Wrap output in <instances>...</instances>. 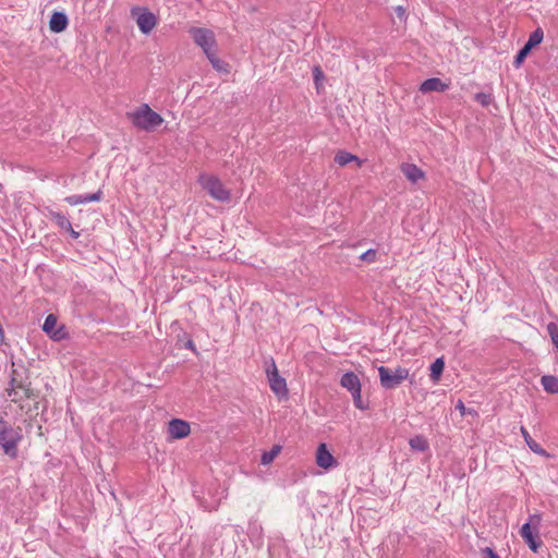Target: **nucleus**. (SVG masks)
Segmentation results:
<instances>
[{
  "label": "nucleus",
  "instance_id": "f257e3e1",
  "mask_svg": "<svg viewBox=\"0 0 558 558\" xmlns=\"http://www.w3.org/2000/svg\"><path fill=\"white\" fill-rule=\"evenodd\" d=\"M128 119L138 130L151 132L163 123V118L154 111L149 105L142 104L126 113Z\"/></svg>",
  "mask_w": 558,
  "mask_h": 558
},
{
  "label": "nucleus",
  "instance_id": "f03ea898",
  "mask_svg": "<svg viewBox=\"0 0 558 558\" xmlns=\"http://www.w3.org/2000/svg\"><path fill=\"white\" fill-rule=\"evenodd\" d=\"M197 182L213 199L220 203H229L231 201V191L217 175L201 173Z\"/></svg>",
  "mask_w": 558,
  "mask_h": 558
},
{
  "label": "nucleus",
  "instance_id": "7ed1b4c3",
  "mask_svg": "<svg viewBox=\"0 0 558 558\" xmlns=\"http://www.w3.org/2000/svg\"><path fill=\"white\" fill-rule=\"evenodd\" d=\"M23 438L21 427H13L2 416H0V447L3 452L15 458L17 456V445Z\"/></svg>",
  "mask_w": 558,
  "mask_h": 558
},
{
  "label": "nucleus",
  "instance_id": "20e7f679",
  "mask_svg": "<svg viewBox=\"0 0 558 558\" xmlns=\"http://www.w3.org/2000/svg\"><path fill=\"white\" fill-rule=\"evenodd\" d=\"M378 374L381 387L385 389H393L408 379L410 372L408 368L402 366H398L395 369H390L386 366H379Z\"/></svg>",
  "mask_w": 558,
  "mask_h": 558
},
{
  "label": "nucleus",
  "instance_id": "39448f33",
  "mask_svg": "<svg viewBox=\"0 0 558 558\" xmlns=\"http://www.w3.org/2000/svg\"><path fill=\"white\" fill-rule=\"evenodd\" d=\"M131 16L142 34H150L158 25V17L145 7L135 5L131 9Z\"/></svg>",
  "mask_w": 558,
  "mask_h": 558
},
{
  "label": "nucleus",
  "instance_id": "423d86ee",
  "mask_svg": "<svg viewBox=\"0 0 558 558\" xmlns=\"http://www.w3.org/2000/svg\"><path fill=\"white\" fill-rule=\"evenodd\" d=\"M189 34L193 38L194 43L202 48L205 54L217 50V40L214 32L205 27H192Z\"/></svg>",
  "mask_w": 558,
  "mask_h": 558
},
{
  "label": "nucleus",
  "instance_id": "0eeeda50",
  "mask_svg": "<svg viewBox=\"0 0 558 558\" xmlns=\"http://www.w3.org/2000/svg\"><path fill=\"white\" fill-rule=\"evenodd\" d=\"M43 330L53 340L60 341L66 339L69 333L65 326L58 323V318L53 314H49L43 325Z\"/></svg>",
  "mask_w": 558,
  "mask_h": 558
},
{
  "label": "nucleus",
  "instance_id": "6e6552de",
  "mask_svg": "<svg viewBox=\"0 0 558 558\" xmlns=\"http://www.w3.org/2000/svg\"><path fill=\"white\" fill-rule=\"evenodd\" d=\"M267 377L272 392L277 395L279 398H287L288 387L286 379L279 375L278 368L275 363H272L271 367L267 369Z\"/></svg>",
  "mask_w": 558,
  "mask_h": 558
},
{
  "label": "nucleus",
  "instance_id": "1a4fd4ad",
  "mask_svg": "<svg viewBox=\"0 0 558 558\" xmlns=\"http://www.w3.org/2000/svg\"><path fill=\"white\" fill-rule=\"evenodd\" d=\"M168 439L179 440L186 438L191 434V425L189 422L181 418H172L168 423Z\"/></svg>",
  "mask_w": 558,
  "mask_h": 558
},
{
  "label": "nucleus",
  "instance_id": "9d476101",
  "mask_svg": "<svg viewBox=\"0 0 558 558\" xmlns=\"http://www.w3.org/2000/svg\"><path fill=\"white\" fill-rule=\"evenodd\" d=\"M316 464L324 470H329L337 465V460L324 442L319 444L317 447Z\"/></svg>",
  "mask_w": 558,
  "mask_h": 558
},
{
  "label": "nucleus",
  "instance_id": "9b49d317",
  "mask_svg": "<svg viewBox=\"0 0 558 558\" xmlns=\"http://www.w3.org/2000/svg\"><path fill=\"white\" fill-rule=\"evenodd\" d=\"M400 170L413 184L426 179L425 172L414 163L403 162L400 166Z\"/></svg>",
  "mask_w": 558,
  "mask_h": 558
},
{
  "label": "nucleus",
  "instance_id": "f8f14e48",
  "mask_svg": "<svg viewBox=\"0 0 558 558\" xmlns=\"http://www.w3.org/2000/svg\"><path fill=\"white\" fill-rule=\"evenodd\" d=\"M69 25V19L63 12H53L49 20V29L52 33H62Z\"/></svg>",
  "mask_w": 558,
  "mask_h": 558
},
{
  "label": "nucleus",
  "instance_id": "ddd939ff",
  "mask_svg": "<svg viewBox=\"0 0 558 558\" xmlns=\"http://www.w3.org/2000/svg\"><path fill=\"white\" fill-rule=\"evenodd\" d=\"M49 217L60 229L70 232L72 238L77 239L80 236V233L72 228L71 222L64 215L57 211H50Z\"/></svg>",
  "mask_w": 558,
  "mask_h": 558
},
{
  "label": "nucleus",
  "instance_id": "4468645a",
  "mask_svg": "<svg viewBox=\"0 0 558 558\" xmlns=\"http://www.w3.org/2000/svg\"><path fill=\"white\" fill-rule=\"evenodd\" d=\"M449 84L442 82L440 78L433 77L425 80L421 86L420 90L424 94L430 93V92H445L448 89Z\"/></svg>",
  "mask_w": 558,
  "mask_h": 558
},
{
  "label": "nucleus",
  "instance_id": "2eb2a0df",
  "mask_svg": "<svg viewBox=\"0 0 558 558\" xmlns=\"http://www.w3.org/2000/svg\"><path fill=\"white\" fill-rule=\"evenodd\" d=\"M520 534H521L522 538L525 541V543L529 545L531 550L536 553L538 550L539 546L542 545V542L536 541V537L534 536V534L532 532L531 524L530 523L523 524L521 527Z\"/></svg>",
  "mask_w": 558,
  "mask_h": 558
},
{
  "label": "nucleus",
  "instance_id": "dca6fc26",
  "mask_svg": "<svg viewBox=\"0 0 558 558\" xmlns=\"http://www.w3.org/2000/svg\"><path fill=\"white\" fill-rule=\"evenodd\" d=\"M343 388L348 389L351 393L362 389L360 378L352 372L345 373L340 380Z\"/></svg>",
  "mask_w": 558,
  "mask_h": 558
},
{
  "label": "nucleus",
  "instance_id": "f3484780",
  "mask_svg": "<svg viewBox=\"0 0 558 558\" xmlns=\"http://www.w3.org/2000/svg\"><path fill=\"white\" fill-rule=\"evenodd\" d=\"M520 432L527 445V447L536 454H539L542 457H549L548 452L539 445L537 444L529 434L526 428L524 426H521Z\"/></svg>",
  "mask_w": 558,
  "mask_h": 558
},
{
  "label": "nucleus",
  "instance_id": "a211bd4d",
  "mask_svg": "<svg viewBox=\"0 0 558 558\" xmlns=\"http://www.w3.org/2000/svg\"><path fill=\"white\" fill-rule=\"evenodd\" d=\"M352 161H355L357 163V167H361L363 163V161L359 159L357 156L345 150H340L335 156V162L338 163L340 167H344Z\"/></svg>",
  "mask_w": 558,
  "mask_h": 558
},
{
  "label": "nucleus",
  "instance_id": "6ab92c4d",
  "mask_svg": "<svg viewBox=\"0 0 558 558\" xmlns=\"http://www.w3.org/2000/svg\"><path fill=\"white\" fill-rule=\"evenodd\" d=\"M544 390L548 393H558V377L553 375H544L541 378Z\"/></svg>",
  "mask_w": 558,
  "mask_h": 558
},
{
  "label": "nucleus",
  "instance_id": "aec40b11",
  "mask_svg": "<svg viewBox=\"0 0 558 558\" xmlns=\"http://www.w3.org/2000/svg\"><path fill=\"white\" fill-rule=\"evenodd\" d=\"M206 57L215 70H217L219 72H225V73L229 72L228 64L222 62L218 58L217 50L211 51L210 53L206 54Z\"/></svg>",
  "mask_w": 558,
  "mask_h": 558
},
{
  "label": "nucleus",
  "instance_id": "412c9836",
  "mask_svg": "<svg viewBox=\"0 0 558 558\" xmlns=\"http://www.w3.org/2000/svg\"><path fill=\"white\" fill-rule=\"evenodd\" d=\"M445 368V361L442 357L437 359L432 365H430V379L435 383H437L440 379V376Z\"/></svg>",
  "mask_w": 558,
  "mask_h": 558
},
{
  "label": "nucleus",
  "instance_id": "4be33fe9",
  "mask_svg": "<svg viewBox=\"0 0 558 558\" xmlns=\"http://www.w3.org/2000/svg\"><path fill=\"white\" fill-rule=\"evenodd\" d=\"M409 445L413 450L417 451H426L429 448L427 439L422 435L412 437L409 440Z\"/></svg>",
  "mask_w": 558,
  "mask_h": 558
},
{
  "label": "nucleus",
  "instance_id": "5701e85b",
  "mask_svg": "<svg viewBox=\"0 0 558 558\" xmlns=\"http://www.w3.org/2000/svg\"><path fill=\"white\" fill-rule=\"evenodd\" d=\"M544 38V32L541 27L536 28L529 37L526 46L530 50H532L534 47L539 45L543 41Z\"/></svg>",
  "mask_w": 558,
  "mask_h": 558
},
{
  "label": "nucleus",
  "instance_id": "b1692460",
  "mask_svg": "<svg viewBox=\"0 0 558 558\" xmlns=\"http://www.w3.org/2000/svg\"><path fill=\"white\" fill-rule=\"evenodd\" d=\"M281 446L275 445L269 451H266L262 454L260 462L264 465L270 464L280 453Z\"/></svg>",
  "mask_w": 558,
  "mask_h": 558
},
{
  "label": "nucleus",
  "instance_id": "393cba45",
  "mask_svg": "<svg viewBox=\"0 0 558 558\" xmlns=\"http://www.w3.org/2000/svg\"><path fill=\"white\" fill-rule=\"evenodd\" d=\"M314 84L317 93H320L324 88L325 74L319 65L313 68Z\"/></svg>",
  "mask_w": 558,
  "mask_h": 558
},
{
  "label": "nucleus",
  "instance_id": "a878e982",
  "mask_svg": "<svg viewBox=\"0 0 558 558\" xmlns=\"http://www.w3.org/2000/svg\"><path fill=\"white\" fill-rule=\"evenodd\" d=\"M352 398H353L354 405L357 409H360V410L367 409V404H365L364 401L362 400V389L352 392Z\"/></svg>",
  "mask_w": 558,
  "mask_h": 558
},
{
  "label": "nucleus",
  "instance_id": "bb28decb",
  "mask_svg": "<svg viewBox=\"0 0 558 558\" xmlns=\"http://www.w3.org/2000/svg\"><path fill=\"white\" fill-rule=\"evenodd\" d=\"M530 51H531V50H530L526 46H524V47H523V48L518 52V54L515 56L514 62H513V64H514V66H515V68H519V66L522 64V62H523V61H524V59L527 57V54L530 53Z\"/></svg>",
  "mask_w": 558,
  "mask_h": 558
},
{
  "label": "nucleus",
  "instance_id": "cd10ccee",
  "mask_svg": "<svg viewBox=\"0 0 558 558\" xmlns=\"http://www.w3.org/2000/svg\"><path fill=\"white\" fill-rule=\"evenodd\" d=\"M475 100L480 102L483 107H487L492 101V96L486 93H477L475 95Z\"/></svg>",
  "mask_w": 558,
  "mask_h": 558
},
{
  "label": "nucleus",
  "instance_id": "c85d7f7f",
  "mask_svg": "<svg viewBox=\"0 0 558 558\" xmlns=\"http://www.w3.org/2000/svg\"><path fill=\"white\" fill-rule=\"evenodd\" d=\"M65 202L72 206L85 204L83 195H71L65 197Z\"/></svg>",
  "mask_w": 558,
  "mask_h": 558
},
{
  "label": "nucleus",
  "instance_id": "c756f323",
  "mask_svg": "<svg viewBox=\"0 0 558 558\" xmlns=\"http://www.w3.org/2000/svg\"><path fill=\"white\" fill-rule=\"evenodd\" d=\"M361 259L365 260L367 263H374L376 260V251L371 248V250L364 252L361 255Z\"/></svg>",
  "mask_w": 558,
  "mask_h": 558
},
{
  "label": "nucleus",
  "instance_id": "7c9ffc66",
  "mask_svg": "<svg viewBox=\"0 0 558 558\" xmlns=\"http://www.w3.org/2000/svg\"><path fill=\"white\" fill-rule=\"evenodd\" d=\"M481 558H500V557L490 547H486L481 550Z\"/></svg>",
  "mask_w": 558,
  "mask_h": 558
},
{
  "label": "nucleus",
  "instance_id": "2f4dec72",
  "mask_svg": "<svg viewBox=\"0 0 558 558\" xmlns=\"http://www.w3.org/2000/svg\"><path fill=\"white\" fill-rule=\"evenodd\" d=\"M101 196H102L101 191H98V192L89 194V195H85L84 203L99 202L101 199Z\"/></svg>",
  "mask_w": 558,
  "mask_h": 558
},
{
  "label": "nucleus",
  "instance_id": "473e14b6",
  "mask_svg": "<svg viewBox=\"0 0 558 558\" xmlns=\"http://www.w3.org/2000/svg\"><path fill=\"white\" fill-rule=\"evenodd\" d=\"M457 409L459 410L461 416H464L466 414V408L464 407V403L461 400L458 401Z\"/></svg>",
  "mask_w": 558,
  "mask_h": 558
},
{
  "label": "nucleus",
  "instance_id": "72a5a7b5",
  "mask_svg": "<svg viewBox=\"0 0 558 558\" xmlns=\"http://www.w3.org/2000/svg\"><path fill=\"white\" fill-rule=\"evenodd\" d=\"M13 395H16V391H15V389L12 387V388L8 389V396H9V397H12Z\"/></svg>",
  "mask_w": 558,
  "mask_h": 558
}]
</instances>
